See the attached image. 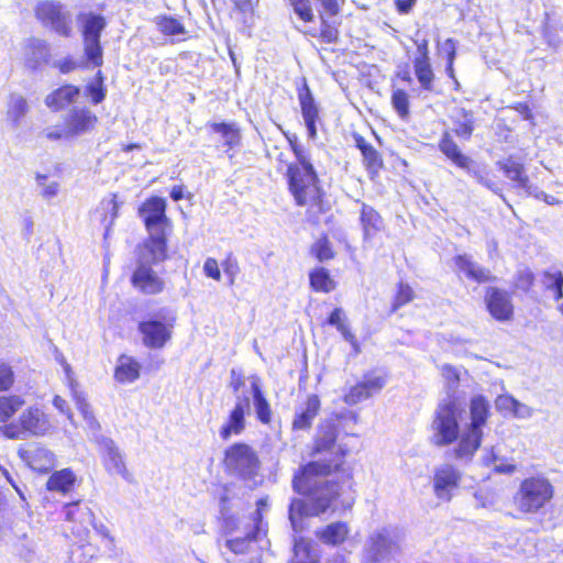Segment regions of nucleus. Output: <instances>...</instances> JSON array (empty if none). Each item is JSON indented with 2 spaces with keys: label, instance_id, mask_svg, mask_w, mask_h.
I'll return each mask as SVG.
<instances>
[{
  "label": "nucleus",
  "instance_id": "obj_1",
  "mask_svg": "<svg viewBox=\"0 0 563 563\" xmlns=\"http://www.w3.org/2000/svg\"><path fill=\"white\" fill-rule=\"evenodd\" d=\"M357 415L344 409L325 419L318 428L314 441L316 453H325L327 463L318 461L307 464L292 479L294 489L307 496V500L294 499L289 506V520L295 531H302L306 517L334 514L350 509V501L340 500L344 487H350V476L343 482L325 478L332 471H338L344 457L351 452L349 439L355 437L354 426Z\"/></svg>",
  "mask_w": 563,
  "mask_h": 563
},
{
  "label": "nucleus",
  "instance_id": "obj_2",
  "mask_svg": "<svg viewBox=\"0 0 563 563\" xmlns=\"http://www.w3.org/2000/svg\"><path fill=\"white\" fill-rule=\"evenodd\" d=\"M489 417L490 405L482 395L471 398L464 418L455 401H443L434 412L431 440L438 446L456 443V457L468 460L481 446Z\"/></svg>",
  "mask_w": 563,
  "mask_h": 563
},
{
  "label": "nucleus",
  "instance_id": "obj_3",
  "mask_svg": "<svg viewBox=\"0 0 563 563\" xmlns=\"http://www.w3.org/2000/svg\"><path fill=\"white\" fill-rule=\"evenodd\" d=\"M290 147L297 162L287 170L288 187L298 206H306L311 212H323V194L319 186L317 173L310 156L296 136H288Z\"/></svg>",
  "mask_w": 563,
  "mask_h": 563
},
{
  "label": "nucleus",
  "instance_id": "obj_4",
  "mask_svg": "<svg viewBox=\"0 0 563 563\" xmlns=\"http://www.w3.org/2000/svg\"><path fill=\"white\" fill-rule=\"evenodd\" d=\"M166 257V241L161 232L152 235L139 246L137 266L131 282L134 288L148 295L158 294L164 288V282L152 269L151 265Z\"/></svg>",
  "mask_w": 563,
  "mask_h": 563
},
{
  "label": "nucleus",
  "instance_id": "obj_5",
  "mask_svg": "<svg viewBox=\"0 0 563 563\" xmlns=\"http://www.w3.org/2000/svg\"><path fill=\"white\" fill-rule=\"evenodd\" d=\"M54 430L51 416L38 406L27 407L15 420L0 427L1 434L10 440L43 438L51 435Z\"/></svg>",
  "mask_w": 563,
  "mask_h": 563
},
{
  "label": "nucleus",
  "instance_id": "obj_6",
  "mask_svg": "<svg viewBox=\"0 0 563 563\" xmlns=\"http://www.w3.org/2000/svg\"><path fill=\"white\" fill-rule=\"evenodd\" d=\"M98 117L86 107H75L64 117L63 123L47 126L43 134L49 141L74 140L92 132Z\"/></svg>",
  "mask_w": 563,
  "mask_h": 563
},
{
  "label": "nucleus",
  "instance_id": "obj_7",
  "mask_svg": "<svg viewBox=\"0 0 563 563\" xmlns=\"http://www.w3.org/2000/svg\"><path fill=\"white\" fill-rule=\"evenodd\" d=\"M402 537L396 529L383 528L369 536L365 543V563H383L396 558L401 549Z\"/></svg>",
  "mask_w": 563,
  "mask_h": 563
},
{
  "label": "nucleus",
  "instance_id": "obj_8",
  "mask_svg": "<svg viewBox=\"0 0 563 563\" xmlns=\"http://www.w3.org/2000/svg\"><path fill=\"white\" fill-rule=\"evenodd\" d=\"M81 25L84 55L87 58V67H99L103 63V49L100 44V35L107 23L103 16L93 13H81L78 16Z\"/></svg>",
  "mask_w": 563,
  "mask_h": 563
},
{
  "label": "nucleus",
  "instance_id": "obj_9",
  "mask_svg": "<svg viewBox=\"0 0 563 563\" xmlns=\"http://www.w3.org/2000/svg\"><path fill=\"white\" fill-rule=\"evenodd\" d=\"M176 316L172 312H158L139 323L142 342L150 349H162L172 339Z\"/></svg>",
  "mask_w": 563,
  "mask_h": 563
},
{
  "label": "nucleus",
  "instance_id": "obj_10",
  "mask_svg": "<svg viewBox=\"0 0 563 563\" xmlns=\"http://www.w3.org/2000/svg\"><path fill=\"white\" fill-rule=\"evenodd\" d=\"M225 470L243 478L253 477L260 468V460L255 451L245 443H235L224 453Z\"/></svg>",
  "mask_w": 563,
  "mask_h": 563
},
{
  "label": "nucleus",
  "instance_id": "obj_11",
  "mask_svg": "<svg viewBox=\"0 0 563 563\" xmlns=\"http://www.w3.org/2000/svg\"><path fill=\"white\" fill-rule=\"evenodd\" d=\"M552 497L550 483L542 477H530L525 479L516 496L518 507L526 512L536 511Z\"/></svg>",
  "mask_w": 563,
  "mask_h": 563
},
{
  "label": "nucleus",
  "instance_id": "obj_12",
  "mask_svg": "<svg viewBox=\"0 0 563 563\" xmlns=\"http://www.w3.org/2000/svg\"><path fill=\"white\" fill-rule=\"evenodd\" d=\"M36 18L63 36L71 33V14L58 2L42 1L35 9Z\"/></svg>",
  "mask_w": 563,
  "mask_h": 563
},
{
  "label": "nucleus",
  "instance_id": "obj_13",
  "mask_svg": "<svg viewBox=\"0 0 563 563\" xmlns=\"http://www.w3.org/2000/svg\"><path fill=\"white\" fill-rule=\"evenodd\" d=\"M462 479L461 472L452 464H442L434 468L432 490L441 501H450Z\"/></svg>",
  "mask_w": 563,
  "mask_h": 563
},
{
  "label": "nucleus",
  "instance_id": "obj_14",
  "mask_svg": "<svg viewBox=\"0 0 563 563\" xmlns=\"http://www.w3.org/2000/svg\"><path fill=\"white\" fill-rule=\"evenodd\" d=\"M251 404L246 395L236 397L234 407L230 410L227 419L219 429L222 440L240 435L246 428V415L250 412Z\"/></svg>",
  "mask_w": 563,
  "mask_h": 563
},
{
  "label": "nucleus",
  "instance_id": "obj_15",
  "mask_svg": "<svg viewBox=\"0 0 563 563\" xmlns=\"http://www.w3.org/2000/svg\"><path fill=\"white\" fill-rule=\"evenodd\" d=\"M385 385L386 379L383 375L376 372L367 373L361 382L347 389L343 400L350 406L357 405L378 394Z\"/></svg>",
  "mask_w": 563,
  "mask_h": 563
},
{
  "label": "nucleus",
  "instance_id": "obj_16",
  "mask_svg": "<svg viewBox=\"0 0 563 563\" xmlns=\"http://www.w3.org/2000/svg\"><path fill=\"white\" fill-rule=\"evenodd\" d=\"M29 112L27 99L19 92H11L5 101L3 128L9 132H16L23 126Z\"/></svg>",
  "mask_w": 563,
  "mask_h": 563
},
{
  "label": "nucleus",
  "instance_id": "obj_17",
  "mask_svg": "<svg viewBox=\"0 0 563 563\" xmlns=\"http://www.w3.org/2000/svg\"><path fill=\"white\" fill-rule=\"evenodd\" d=\"M66 520L71 525L68 529L79 540L86 539L89 527L93 525L95 515L91 509L80 503L68 504L65 507Z\"/></svg>",
  "mask_w": 563,
  "mask_h": 563
},
{
  "label": "nucleus",
  "instance_id": "obj_18",
  "mask_svg": "<svg viewBox=\"0 0 563 563\" xmlns=\"http://www.w3.org/2000/svg\"><path fill=\"white\" fill-rule=\"evenodd\" d=\"M19 456L27 466L40 473H47L55 466V454L40 444H31L19 450Z\"/></svg>",
  "mask_w": 563,
  "mask_h": 563
},
{
  "label": "nucleus",
  "instance_id": "obj_19",
  "mask_svg": "<svg viewBox=\"0 0 563 563\" xmlns=\"http://www.w3.org/2000/svg\"><path fill=\"white\" fill-rule=\"evenodd\" d=\"M98 443L107 472L111 475H119L123 478H128L129 472L124 463L123 454L114 441L109 438H101Z\"/></svg>",
  "mask_w": 563,
  "mask_h": 563
},
{
  "label": "nucleus",
  "instance_id": "obj_20",
  "mask_svg": "<svg viewBox=\"0 0 563 563\" xmlns=\"http://www.w3.org/2000/svg\"><path fill=\"white\" fill-rule=\"evenodd\" d=\"M165 209V200L158 197H153L148 199L140 209V212L144 218L146 228L150 231V239L152 238L153 233L157 234L158 232H161L164 235V232L161 229V224L166 219Z\"/></svg>",
  "mask_w": 563,
  "mask_h": 563
},
{
  "label": "nucleus",
  "instance_id": "obj_21",
  "mask_svg": "<svg viewBox=\"0 0 563 563\" xmlns=\"http://www.w3.org/2000/svg\"><path fill=\"white\" fill-rule=\"evenodd\" d=\"M489 313L498 321H508L514 314V307L507 292L489 288L486 295Z\"/></svg>",
  "mask_w": 563,
  "mask_h": 563
},
{
  "label": "nucleus",
  "instance_id": "obj_22",
  "mask_svg": "<svg viewBox=\"0 0 563 563\" xmlns=\"http://www.w3.org/2000/svg\"><path fill=\"white\" fill-rule=\"evenodd\" d=\"M299 102L308 136L313 140L317 135L316 122L319 118V110L307 85L299 91Z\"/></svg>",
  "mask_w": 563,
  "mask_h": 563
},
{
  "label": "nucleus",
  "instance_id": "obj_23",
  "mask_svg": "<svg viewBox=\"0 0 563 563\" xmlns=\"http://www.w3.org/2000/svg\"><path fill=\"white\" fill-rule=\"evenodd\" d=\"M80 95V89L73 85H65L55 89L45 97V104L52 111H60L75 103Z\"/></svg>",
  "mask_w": 563,
  "mask_h": 563
},
{
  "label": "nucleus",
  "instance_id": "obj_24",
  "mask_svg": "<svg viewBox=\"0 0 563 563\" xmlns=\"http://www.w3.org/2000/svg\"><path fill=\"white\" fill-rule=\"evenodd\" d=\"M350 532L351 529L347 522L335 521L318 529L316 537L323 544L339 547L345 542Z\"/></svg>",
  "mask_w": 563,
  "mask_h": 563
},
{
  "label": "nucleus",
  "instance_id": "obj_25",
  "mask_svg": "<svg viewBox=\"0 0 563 563\" xmlns=\"http://www.w3.org/2000/svg\"><path fill=\"white\" fill-rule=\"evenodd\" d=\"M62 365L64 367V371L67 375V378L69 379L70 382V388H71V394H73V398L76 402V407L77 409L81 412L86 423L88 424L89 429L91 431H97L99 430V423L98 421L96 420L91 409H90V406L89 404L87 402V399L85 397V395L77 390L76 386L74 385L73 383V378H71V369H70V366L68 363L65 362V360L62 361Z\"/></svg>",
  "mask_w": 563,
  "mask_h": 563
},
{
  "label": "nucleus",
  "instance_id": "obj_26",
  "mask_svg": "<svg viewBox=\"0 0 563 563\" xmlns=\"http://www.w3.org/2000/svg\"><path fill=\"white\" fill-rule=\"evenodd\" d=\"M495 406L499 412L511 415L518 419H529L533 415L532 408L508 394L499 395L495 400Z\"/></svg>",
  "mask_w": 563,
  "mask_h": 563
},
{
  "label": "nucleus",
  "instance_id": "obj_27",
  "mask_svg": "<svg viewBox=\"0 0 563 563\" xmlns=\"http://www.w3.org/2000/svg\"><path fill=\"white\" fill-rule=\"evenodd\" d=\"M320 410V400L317 395L308 396L306 402L300 407L294 418L292 428L305 430L309 428Z\"/></svg>",
  "mask_w": 563,
  "mask_h": 563
},
{
  "label": "nucleus",
  "instance_id": "obj_28",
  "mask_svg": "<svg viewBox=\"0 0 563 563\" xmlns=\"http://www.w3.org/2000/svg\"><path fill=\"white\" fill-rule=\"evenodd\" d=\"M25 63L31 68L47 63L49 58L48 44L40 38H31L25 45Z\"/></svg>",
  "mask_w": 563,
  "mask_h": 563
},
{
  "label": "nucleus",
  "instance_id": "obj_29",
  "mask_svg": "<svg viewBox=\"0 0 563 563\" xmlns=\"http://www.w3.org/2000/svg\"><path fill=\"white\" fill-rule=\"evenodd\" d=\"M141 365L133 357L121 355L118 358L114 378L121 384H130L140 377Z\"/></svg>",
  "mask_w": 563,
  "mask_h": 563
},
{
  "label": "nucleus",
  "instance_id": "obj_30",
  "mask_svg": "<svg viewBox=\"0 0 563 563\" xmlns=\"http://www.w3.org/2000/svg\"><path fill=\"white\" fill-rule=\"evenodd\" d=\"M455 265L460 273L464 274L467 278L474 282L485 283L490 279L489 271L473 262L468 255L456 256Z\"/></svg>",
  "mask_w": 563,
  "mask_h": 563
},
{
  "label": "nucleus",
  "instance_id": "obj_31",
  "mask_svg": "<svg viewBox=\"0 0 563 563\" xmlns=\"http://www.w3.org/2000/svg\"><path fill=\"white\" fill-rule=\"evenodd\" d=\"M450 119L453 124V131L459 137H471L474 131V119L472 112L464 108L456 107L451 111Z\"/></svg>",
  "mask_w": 563,
  "mask_h": 563
},
{
  "label": "nucleus",
  "instance_id": "obj_32",
  "mask_svg": "<svg viewBox=\"0 0 563 563\" xmlns=\"http://www.w3.org/2000/svg\"><path fill=\"white\" fill-rule=\"evenodd\" d=\"M119 203L115 195L103 198L96 209L95 214L101 221L106 229V236L118 217Z\"/></svg>",
  "mask_w": 563,
  "mask_h": 563
},
{
  "label": "nucleus",
  "instance_id": "obj_33",
  "mask_svg": "<svg viewBox=\"0 0 563 563\" xmlns=\"http://www.w3.org/2000/svg\"><path fill=\"white\" fill-rule=\"evenodd\" d=\"M440 151L457 167L468 168L471 158L464 155L451 135L445 132L439 143Z\"/></svg>",
  "mask_w": 563,
  "mask_h": 563
},
{
  "label": "nucleus",
  "instance_id": "obj_34",
  "mask_svg": "<svg viewBox=\"0 0 563 563\" xmlns=\"http://www.w3.org/2000/svg\"><path fill=\"white\" fill-rule=\"evenodd\" d=\"M361 223L365 240L374 236L384 227L383 219L378 212L365 203L362 205Z\"/></svg>",
  "mask_w": 563,
  "mask_h": 563
},
{
  "label": "nucleus",
  "instance_id": "obj_35",
  "mask_svg": "<svg viewBox=\"0 0 563 563\" xmlns=\"http://www.w3.org/2000/svg\"><path fill=\"white\" fill-rule=\"evenodd\" d=\"M499 165L505 175L514 181L517 187L525 189L530 195L533 194L529 185V178L525 174L522 164L509 158L504 163H499Z\"/></svg>",
  "mask_w": 563,
  "mask_h": 563
},
{
  "label": "nucleus",
  "instance_id": "obj_36",
  "mask_svg": "<svg viewBox=\"0 0 563 563\" xmlns=\"http://www.w3.org/2000/svg\"><path fill=\"white\" fill-rule=\"evenodd\" d=\"M251 390H252V395H253V402H254V408L256 411L257 419L262 423H265V424L269 423L271 419H272L271 406L261 389L257 377L252 378Z\"/></svg>",
  "mask_w": 563,
  "mask_h": 563
},
{
  "label": "nucleus",
  "instance_id": "obj_37",
  "mask_svg": "<svg viewBox=\"0 0 563 563\" xmlns=\"http://www.w3.org/2000/svg\"><path fill=\"white\" fill-rule=\"evenodd\" d=\"M328 323L335 327L336 330L342 334L345 341H347L355 354L361 352L360 344L355 335L350 331L346 324V317L341 308H335L328 318Z\"/></svg>",
  "mask_w": 563,
  "mask_h": 563
},
{
  "label": "nucleus",
  "instance_id": "obj_38",
  "mask_svg": "<svg viewBox=\"0 0 563 563\" xmlns=\"http://www.w3.org/2000/svg\"><path fill=\"white\" fill-rule=\"evenodd\" d=\"M76 482V475L69 468H64L53 473L47 483V489L66 494L73 489Z\"/></svg>",
  "mask_w": 563,
  "mask_h": 563
},
{
  "label": "nucleus",
  "instance_id": "obj_39",
  "mask_svg": "<svg viewBox=\"0 0 563 563\" xmlns=\"http://www.w3.org/2000/svg\"><path fill=\"white\" fill-rule=\"evenodd\" d=\"M25 405V399L21 395L0 396V422L7 424L8 421L18 413Z\"/></svg>",
  "mask_w": 563,
  "mask_h": 563
},
{
  "label": "nucleus",
  "instance_id": "obj_40",
  "mask_svg": "<svg viewBox=\"0 0 563 563\" xmlns=\"http://www.w3.org/2000/svg\"><path fill=\"white\" fill-rule=\"evenodd\" d=\"M319 555L311 542L300 539L294 544L292 563H318Z\"/></svg>",
  "mask_w": 563,
  "mask_h": 563
},
{
  "label": "nucleus",
  "instance_id": "obj_41",
  "mask_svg": "<svg viewBox=\"0 0 563 563\" xmlns=\"http://www.w3.org/2000/svg\"><path fill=\"white\" fill-rule=\"evenodd\" d=\"M213 132L221 134L224 145L229 148L238 146L241 142V133L235 123H211Z\"/></svg>",
  "mask_w": 563,
  "mask_h": 563
},
{
  "label": "nucleus",
  "instance_id": "obj_42",
  "mask_svg": "<svg viewBox=\"0 0 563 563\" xmlns=\"http://www.w3.org/2000/svg\"><path fill=\"white\" fill-rule=\"evenodd\" d=\"M356 144L363 155V161L366 168L371 173H376L382 167V158L378 152L368 144L363 137L356 139Z\"/></svg>",
  "mask_w": 563,
  "mask_h": 563
},
{
  "label": "nucleus",
  "instance_id": "obj_43",
  "mask_svg": "<svg viewBox=\"0 0 563 563\" xmlns=\"http://www.w3.org/2000/svg\"><path fill=\"white\" fill-rule=\"evenodd\" d=\"M415 75L426 90H431L434 81V74L431 68L430 59H415L413 60Z\"/></svg>",
  "mask_w": 563,
  "mask_h": 563
},
{
  "label": "nucleus",
  "instance_id": "obj_44",
  "mask_svg": "<svg viewBox=\"0 0 563 563\" xmlns=\"http://www.w3.org/2000/svg\"><path fill=\"white\" fill-rule=\"evenodd\" d=\"M310 286L316 291L330 292L335 288L334 280L330 277L329 272L323 268H317L310 273Z\"/></svg>",
  "mask_w": 563,
  "mask_h": 563
},
{
  "label": "nucleus",
  "instance_id": "obj_45",
  "mask_svg": "<svg viewBox=\"0 0 563 563\" xmlns=\"http://www.w3.org/2000/svg\"><path fill=\"white\" fill-rule=\"evenodd\" d=\"M156 25L163 34L168 36H179L186 33L184 25L172 16H157Z\"/></svg>",
  "mask_w": 563,
  "mask_h": 563
},
{
  "label": "nucleus",
  "instance_id": "obj_46",
  "mask_svg": "<svg viewBox=\"0 0 563 563\" xmlns=\"http://www.w3.org/2000/svg\"><path fill=\"white\" fill-rule=\"evenodd\" d=\"M85 93L91 99L93 104H99L106 98V88L103 85V75L99 70L95 79L85 88Z\"/></svg>",
  "mask_w": 563,
  "mask_h": 563
},
{
  "label": "nucleus",
  "instance_id": "obj_47",
  "mask_svg": "<svg viewBox=\"0 0 563 563\" xmlns=\"http://www.w3.org/2000/svg\"><path fill=\"white\" fill-rule=\"evenodd\" d=\"M391 103L396 112L401 119L409 114V97L406 91L397 89L393 92Z\"/></svg>",
  "mask_w": 563,
  "mask_h": 563
},
{
  "label": "nucleus",
  "instance_id": "obj_48",
  "mask_svg": "<svg viewBox=\"0 0 563 563\" xmlns=\"http://www.w3.org/2000/svg\"><path fill=\"white\" fill-rule=\"evenodd\" d=\"M292 7L295 13L305 22H311L314 14L310 4V0H287Z\"/></svg>",
  "mask_w": 563,
  "mask_h": 563
},
{
  "label": "nucleus",
  "instance_id": "obj_49",
  "mask_svg": "<svg viewBox=\"0 0 563 563\" xmlns=\"http://www.w3.org/2000/svg\"><path fill=\"white\" fill-rule=\"evenodd\" d=\"M87 58L85 59H76L71 56H66L64 58H60L54 63V66L63 74H68L70 71H74L78 68H88L86 66Z\"/></svg>",
  "mask_w": 563,
  "mask_h": 563
},
{
  "label": "nucleus",
  "instance_id": "obj_50",
  "mask_svg": "<svg viewBox=\"0 0 563 563\" xmlns=\"http://www.w3.org/2000/svg\"><path fill=\"white\" fill-rule=\"evenodd\" d=\"M256 538V531L247 532L244 538H235L227 541V547L235 554L245 553L249 549L251 540Z\"/></svg>",
  "mask_w": 563,
  "mask_h": 563
},
{
  "label": "nucleus",
  "instance_id": "obj_51",
  "mask_svg": "<svg viewBox=\"0 0 563 563\" xmlns=\"http://www.w3.org/2000/svg\"><path fill=\"white\" fill-rule=\"evenodd\" d=\"M15 380L12 366L7 362H0V393L11 389Z\"/></svg>",
  "mask_w": 563,
  "mask_h": 563
},
{
  "label": "nucleus",
  "instance_id": "obj_52",
  "mask_svg": "<svg viewBox=\"0 0 563 563\" xmlns=\"http://www.w3.org/2000/svg\"><path fill=\"white\" fill-rule=\"evenodd\" d=\"M221 266L228 279V285L233 286L238 275L240 274L239 262L235 258L229 256L222 262Z\"/></svg>",
  "mask_w": 563,
  "mask_h": 563
},
{
  "label": "nucleus",
  "instance_id": "obj_53",
  "mask_svg": "<svg viewBox=\"0 0 563 563\" xmlns=\"http://www.w3.org/2000/svg\"><path fill=\"white\" fill-rule=\"evenodd\" d=\"M462 369L451 365H443L441 367L442 377L445 379L450 389H455L461 378Z\"/></svg>",
  "mask_w": 563,
  "mask_h": 563
},
{
  "label": "nucleus",
  "instance_id": "obj_54",
  "mask_svg": "<svg viewBox=\"0 0 563 563\" xmlns=\"http://www.w3.org/2000/svg\"><path fill=\"white\" fill-rule=\"evenodd\" d=\"M97 534L101 538V545L109 552H112L115 548V540L111 534L110 530L102 523H93Z\"/></svg>",
  "mask_w": 563,
  "mask_h": 563
},
{
  "label": "nucleus",
  "instance_id": "obj_55",
  "mask_svg": "<svg viewBox=\"0 0 563 563\" xmlns=\"http://www.w3.org/2000/svg\"><path fill=\"white\" fill-rule=\"evenodd\" d=\"M343 0H314L320 10V16L327 14L333 16L339 13Z\"/></svg>",
  "mask_w": 563,
  "mask_h": 563
},
{
  "label": "nucleus",
  "instance_id": "obj_56",
  "mask_svg": "<svg viewBox=\"0 0 563 563\" xmlns=\"http://www.w3.org/2000/svg\"><path fill=\"white\" fill-rule=\"evenodd\" d=\"M412 299H413V290L408 285L401 283L399 285V289H398V292L396 295V298H395V301L393 305V310L394 311L397 310L401 306L410 302Z\"/></svg>",
  "mask_w": 563,
  "mask_h": 563
},
{
  "label": "nucleus",
  "instance_id": "obj_57",
  "mask_svg": "<svg viewBox=\"0 0 563 563\" xmlns=\"http://www.w3.org/2000/svg\"><path fill=\"white\" fill-rule=\"evenodd\" d=\"M202 271L206 277L211 278L213 280H221V271L218 261L213 257H207Z\"/></svg>",
  "mask_w": 563,
  "mask_h": 563
},
{
  "label": "nucleus",
  "instance_id": "obj_58",
  "mask_svg": "<svg viewBox=\"0 0 563 563\" xmlns=\"http://www.w3.org/2000/svg\"><path fill=\"white\" fill-rule=\"evenodd\" d=\"M339 36L338 30L330 25L328 21L321 15V30H320V38L324 43H334L336 42Z\"/></svg>",
  "mask_w": 563,
  "mask_h": 563
},
{
  "label": "nucleus",
  "instance_id": "obj_59",
  "mask_svg": "<svg viewBox=\"0 0 563 563\" xmlns=\"http://www.w3.org/2000/svg\"><path fill=\"white\" fill-rule=\"evenodd\" d=\"M46 176L40 174L36 176V181L38 186H43L42 195L48 199L56 197L59 191L58 183L52 181L49 184H44Z\"/></svg>",
  "mask_w": 563,
  "mask_h": 563
},
{
  "label": "nucleus",
  "instance_id": "obj_60",
  "mask_svg": "<svg viewBox=\"0 0 563 563\" xmlns=\"http://www.w3.org/2000/svg\"><path fill=\"white\" fill-rule=\"evenodd\" d=\"M313 253L319 261H327L333 256L330 244L325 239L316 242L313 245Z\"/></svg>",
  "mask_w": 563,
  "mask_h": 563
},
{
  "label": "nucleus",
  "instance_id": "obj_61",
  "mask_svg": "<svg viewBox=\"0 0 563 563\" xmlns=\"http://www.w3.org/2000/svg\"><path fill=\"white\" fill-rule=\"evenodd\" d=\"M547 278H548V287L550 288H553V291H554V295H555V298L556 299H560L562 298L563 296V292H562V287H563V276L561 273H556V274H552V275H547Z\"/></svg>",
  "mask_w": 563,
  "mask_h": 563
},
{
  "label": "nucleus",
  "instance_id": "obj_62",
  "mask_svg": "<svg viewBox=\"0 0 563 563\" xmlns=\"http://www.w3.org/2000/svg\"><path fill=\"white\" fill-rule=\"evenodd\" d=\"M471 176H473L478 183H481L482 185L488 187L489 189L492 190H495L494 187H493V184L486 179V177L484 176V172L482 170V168L479 166H475L473 164V161L471 159V164L468 165V168H464Z\"/></svg>",
  "mask_w": 563,
  "mask_h": 563
},
{
  "label": "nucleus",
  "instance_id": "obj_63",
  "mask_svg": "<svg viewBox=\"0 0 563 563\" xmlns=\"http://www.w3.org/2000/svg\"><path fill=\"white\" fill-rule=\"evenodd\" d=\"M439 51L440 54L446 56L448 60L451 59V62H454L456 54V45L452 38H448L442 44H440Z\"/></svg>",
  "mask_w": 563,
  "mask_h": 563
},
{
  "label": "nucleus",
  "instance_id": "obj_64",
  "mask_svg": "<svg viewBox=\"0 0 563 563\" xmlns=\"http://www.w3.org/2000/svg\"><path fill=\"white\" fill-rule=\"evenodd\" d=\"M475 498L478 500L482 507H489L495 504L496 497L493 493L486 489H479L475 493Z\"/></svg>",
  "mask_w": 563,
  "mask_h": 563
}]
</instances>
